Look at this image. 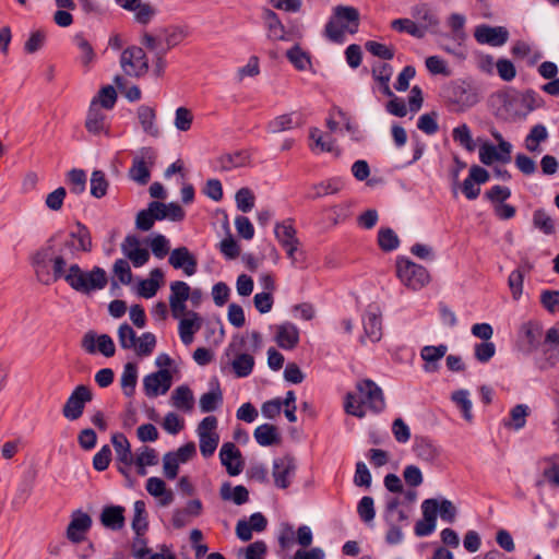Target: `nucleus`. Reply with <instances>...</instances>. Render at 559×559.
<instances>
[{
    "label": "nucleus",
    "mask_w": 559,
    "mask_h": 559,
    "mask_svg": "<svg viewBox=\"0 0 559 559\" xmlns=\"http://www.w3.org/2000/svg\"><path fill=\"white\" fill-rule=\"evenodd\" d=\"M520 333L526 342L528 349L533 350L538 347L543 336V329L539 323L533 321L523 323Z\"/></svg>",
    "instance_id": "72a5a7b5"
},
{
    "label": "nucleus",
    "mask_w": 559,
    "mask_h": 559,
    "mask_svg": "<svg viewBox=\"0 0 559 559\" xmlns=\"http://www.w3.org/2000/svg\"><path fill=\"white\" fill-rule=\"evenodd\" d=\"M100 522L106 528L121 530L124 525V508L121 506L105 507L100 513Z\"/></svg>",
    "instance_id": "cd10ccee"
},
{
    "label": "nucleus",
    "mask_w": 559,
    "mask_h": 559,
    "mask_svg": "<svg viewBox=\"0 0 559 559\" xmlns=\"http://www.w3.org/2000/svg\"><path fill=\"white\" fill-rule=\"evenodd\" d=\"M274 234L281 246L299 242L296 237L297 230L293 225V221L289 218L281 223H276Z\"/></svg>",
    "instance_id": "c9c22d12"
},
{
    "label": "nucleus",
    "mask_w": 559,
    "mask_h": 559,
    "mask_svg": "<svg viewBox=\"0 0 559 559\" xmlns=\"http://www.w3.org/2000/svg\"><path fill=\"white\" fill-rule=\"evenodd\" d=\"M343 187L344 182L341 178H330L325 181L313 185L311 188L312 193L309 194V197L317 199L330 194H335L341 191Z\"/></svg>",
    "instance_id": "58836bf2"
},
{
    "label": "nucleus",
    "mask_w": 559,
    "mask_h": 559,
    "mask_svg": "<svg viewBox=\"0 0 559 559\" xmlns=\"http://www.w3.org/2000/svg\"><path fill=\"white\" fill-rule=\"evenodd\" d=\"M93 100H96L97 105H100L105 109H111L117 100V93L115 87L111 85L104 86L99 91L97 97Z\"/></svg>",
    "instance_id": "774afa93"
},
{
    "label": "nucleus",
    "mask_w": 559,
    "mask_h": 559,
    "mask_svg": "<svg viewBox=\"0 0 559 559\" xmlns=\"http://www.w3.org/2000/svg\"><path fill=\"white\" fill-rule=\"evenodd\" d=\"M236 204L239 211L250 212L254 206V195L248 188H241L236 193Z\"/></svg>",
    "instance_id": "338daca9"
},
{
    "label": "nucleus",
    "mask_w": 559,
    "mask_h": 559,
    "mask_svg": "<svg viewBox=\"0 0 559 559\" xmlns=\"http://www.w3.org/2000/svg\"><path fill=\"white\" fill-rule=\"evenodd\" d=\"M92 400L93 394L87 385L75 386L62 406L63 417L70 421L78 420L83 415L86 404Z\"/></svg>",
    "instance_id": "0eeeda50"
},
{
    "label": "nucleus",
    "mask_w": 559,
    "mask_h": 559,
    "mask_svg": "<svg viewBox=\"0 0 559 559\" xmlns=\"http://www.w3.org/2000/svg\"><path fill=\"white\" fill-rule=\"evenodd\" d=\"M136 340L135 331L128 323H122L119 326L118 341L121 348L133 349V347H135Z\"/></svg>",
    "instance_id": "052dcab7"
},
{
    "label": "nucleus",
    "mask_w": 559,
    "mask_h": 559,
    "mask_svg": "<svg viewBox=\"0 0 559 559\" xmlns=\"http://www.w3.org/2000/svg\"><path fill=\"white\" fill-rule=\"evenodd\" d=\"M85 128L94 135H99L102 133L108 134L109 132L107 116L102 110L100 106L97 105L96 100H92L90 105L85 120Z\"/></svg>",
    "instance_id": "6ab92c4d"
},
{
    "label": "nucleus",
    "mask_w": 559,
    "mask_h": 559,
    "mask_svg": "<svg viewBox=\"0 0 559 559\" xmlns=\"http://www.w3.org/2000/svg\"><path fill=\"white\" fill-rule=\"evenodd\" d=\"M138 118L145 133L152 136H158L159 130L155 124L156 114L152 107L147 105L140 106L138 109Z\"/></svg>",
    "instance_id": "4c0bfd02"
},
{
    "label": "nucleus",
    "mask_w": 559,
    "mask_h": 559,
    "mask_svg": "<svg viewBox=\"0 0 559 559\" xmlns=\"http://www.w3.org/2000/svg\"><path fill=\"white\" fill-rule=\"evenodd\" d=\"M359 26V12L354 7L337 5L334 15L325 25L326 36L334 43L344 40V33L355 34Z\"/></svg>",
    "instance_id": "7ed1b4c3"
},
{
    "label": "nucleus",
    "mask_w": 559,
    "mask_h": 559,
    "mask_svg": "<svg viewBox=\"0 0 559 559\" xmlns=\"http://www.w3.org/2000/svg\"><path fill=\"white\" fill-rule=\"evenodd\" d=\"M73 44L80 51L79 60L83 67H90L96 59V53L84 36L83 33H78L73 36Z\"/></svg>",
    "instance_id": "473e14b6"
},
{
    "label": "nucleus",
    "mask_w": 559,
    "mask_h": 559,
    "mask_svg": "<svg viewBox=\"0 0 559 559\" xmlns=\"http://www.w3.org/2000/svg\"><path fill=\"white\" fill-rule=\"evenodd\" d=\"M286 57L289 62L299 71L307 70L311 62L309 55L304 51L298 45L287 50Z\"/></svg>",
    "instance_id": "3c124183"
},
{
    "label": "nucleus",
    "mask_w": 559,
    "mask_h": 559,
    "mask_svg": "<svg viewBox=\"0 0 559 559\" xmlns=\"http://www.w3.org/2000/svg\"><path fill=\"white\" fill-rule=\"evenodd\" d=\"M145 502L136 500L133 504L132 528L138 536H141L147 528Z\"/></svg>",
    "instance_id": "de8ad7c7"
},
{
    "label": "nucleus",
    "mask_w": 559,
    "mask_h": 559,
    "mask_svg": "<svg viewBox=\"0 0 559 559\" xmlns=\"http://www.w3.org/2000/svg\"><path fill=\"white\" fill-rule=\"evenodd\" d=\"M171 403L178 409L190 412L193 407V394L186 385L178 386L171 395Z\"/></svg>",
    "instance_id": "ea45409f"
},
{
    "label": "nucleus",
    "mask_w": 559,
    "mask_h": 559,
    "mask_svg": "<svg viewBox=\"0 0 559 559\" xmlns=\"http://www.w3.org/2000/svg\"><path fill=\"white\" fill-rule=\"evenodd\" d=\"M156 342V336L153 333L145 332L138 337L133 350L139 357H147L154 352Z\"/></svg>",
    "instance_id": "8fccbe9b"
},
{
    "label": "nucleus",
    "mask_w": 559,
    "mask_h": 559,
    "mask_svg": "<svg viewBox=\"0 0 559 559\" xmlns=\"http://www.w3.org/2000/svg\"><path fill=\"white\" fill-rule=\"evenodd\" d=\"M512 145L501 141L500 145L484 143L479 147V159L484 165H491L493 162L509 163L511 160Z\"/></svg>",
    "instance_id": "4468645a"
},
{
    "label": "nucleus",
    "mask_w": 559,
    "mask_h": 559,
    "mask_svg": "<svg viewBox=\"0 0 559 559\" xmlns=\"http://www.w3.org/2000/svg\"><path fill=\"white\" fill-rule=\"evenodd\" d=\"M412 16L417 21V26L423 28V36H425L429 29L439 25L438 16L426 3L414 5L412 8Z\"/></svg>",
    "instance_id": "a878e982"
},
{
    "label": "nucleus",
    "mask_w": 559,
    "mask_h": 559,
    "mask_svg": "<svg viewBox=\"0 0 559 559\" xmlns=\"http://www.w3.org/2000/svg\"><path fill=\"white\" fill-rule=\"evenodd\" d=\"M423 504L427 508L428 511L432 509V515L437 519L438 514L441 520L447 523H454L457 510L452 501L445 498H430L423 501Z\"/></svg>",
    "instance_id": "aec40b11"
},
{
    "label": "nucleus",
    "mask_w": 559,
    "mask_h": 559,
    "mask_svg": "<svg viewBox=\"0 0 559 559\" xmlns=\"http://www.w3.org/2000/svg\"><path fill=\"white\" fill-rule=\"evenodd\" d=\"M474 37L481 45L500 47L509 39V32L504 26H490L481 24L476 26Z\"/></svg>",
    "instance_id": "f8f14e48"
},
{
    "label": "nucleus",
    "mask_w": 559,
    "mask_h": 559,
    "mask_svg": "<svg viewBox=\"0 0 559 559\" xmlns=\"http://www.w3.org/2000/svg\"><path fill=\"white\" fill-rule=\"evenodd\" d=\"M465 16L460 13H452L448 19V25L452 31L453 38L455 40H464L466 38V33L464 31L465 26Z\"/></svg>",
    "instance_id": "0e129e2a"
},
{
    "label": "nucleus",
    "mask_w": 559,
    "mask_h": 559,
    "mask_svg": "<svg viewBox=\"0 0 559 559\" xmlns=\"http://www.w3.org/2000/svg\"><path fill=\"white\" fill-rule=\"evenodd\" d=\"M533 224L535 228L545 235H551L556 230L555 222L551 216L543 209H538L533 214Z\"/></svg>",
    "instance_id": "603ef678"
},
{
    "label": "nucleus",
    "mask_w": 559,
    "mask_h": 559,
    "mask_svg": "<svg viewBox=\"0 0 559 559\" xmlns=\"http://www.w3.org/2000/svg\"><path fill=\"white\" fill-rule=\"evenodd\" d=\"M122 253L132 262L134 267L143 266L150 259V252L141 247L140 239L134 235H128L121 243Z\"/></svg>",
    "instance_id": "f3484780"
},
{
    "label": "nucleus",
    "mask_w": 559,
    "mask_h": 559,
    "mask_svg": "<svg viewBox=\"0 0 559 559\" xmlns=\"http://www.w3.org/2000/svg\"><path fill=\"white\" fill-rule=\"evenodd\" d=\"M164 273L160 269H153L150 273V277L146 280H142L139 283L138 293L140 296L148 299L156 295L157 290L160 287V283L163 282Z\"/></svg>",
    "instance_id": "c756f323"
},
{
    "label": "nucleus",
    "mask_w": 559,
    "mask_h": 559,
    "mask_svg": "<svg viewBox=\"0 0 559 559\" xmlns=\"http://www.w3.org/2000/svg\"><path fill=\"white\" fill-rule=\"evenodd\" d=\"M437 118L438 114L435 111L424 114L418 118L417 128L424 133L432 135L439 130Z\"/></svg>",
    "instance_id": "e2e57ef3"
},
{
    "label": "nucleus",
    "mask_w": 559,
    "mask_h": 559,
    "mask_svg": "<svg viewBox=\"0 0 559 559\" xmlns=\"http://www.w3.org/2000/svg\"><path fill=\"white\" fill-rule=\"evenodd\" d=\"M451 400L460 408L464 419H466L468 423H471L473 420V413H472L473 404H472V401L469 400V392L464 389L454 391L451 395Z\"/></svg>",
    "instance_id": "79ce46f5"
},
{
    "label": "nucleus",
    "mask_w": 559,
    "mask_h": 559,
    "mask_svg": "<svg viewBox=\"0 0 559 559\" xmlns=\"http://www.w3.org/2000/svg\"><path fill=\"white\" fill-rule=\"evenodd\" d=\"M423 520H419L415 525V534L419 537L429 536L436 530L437 519L432 515V509L430 511L421 503Z\"/></svg>",
    "instance_id": "a19ab883"
},
{
    "label": "nucleus",
    "mask_w": 559,
    "mask_h": 559,
    "mask_svg": "<svg viewBox=\"0 0 559 559\" xmlns=\"http://www.w3.org/2000/svg\"><path fill=\"white\" fill-rule=\"evenodd\" d=\"M296 462L290 456L277 457L273 461L272 475L277 488L286 489L290 486L296 474Z\"/></svg>",
    "instance_id": "9d476101"
},
{
    "label": "nucleus",
    "mask_w": 559,
    "mask_h": 559,
    "mask_svg": "<svg viewBox=\"0 0 559 559\" xmlns=\"http://www.w3.org/2000/svg\"><path fill=\"white\" fill-rule=\"evenodd\" d=\"M222 465L226 467L230 476L239 475L243 469L242 455L239 449L233 442L223 443L219 451Z\"/></svg>",
    "instance_id": "dca6fc26"
},
{
    "label": "nucleus",
    "mask_w": 559,
    "mask_h": 559,
    "mask_svg": "<svg viewBox=\"0 0 559 559\" xmlns=\"http://www.w3.org/2000/svg\"><path fill=\"white\" fill-rule=\"evenodd\" d=\"M201 329V318L194 311H189L187 317L179 322V336L185 345L193 341V335Z\"/></svg>",
    "instance_id": "bb28decb"
},
{
    "label": "nucleus",
    "mask_w": 559,
    "mask_h": 559,
    "mask_svg": "<svg viewBox=\"0 0 559 559\" xmlns=\"http://www.w3.org/2000/svg\"><path fill=\"white\" fill-rule=\"evenodd\" d=\"M120 66L129 76L139 78L148 70V61L141 47L132 46L124 49L120 57Z\"/></svg>",
    "instance_id": "1a4fd4ad"
},
{
    "label": "nucleus",
    "mask_w": 559,
    "mask_h": 559,
    "mask_svg": "<svg viewBox=\"0 0 559 559\" xmlns=\"http://www.w3.org/2000/svg\"><path fill=\"white\" fill-rule=\"evenodd\" d=\"M219 493L223 500H231L237 506H241L249 500V491L242 485L233 488L229 483H225L222 485Z\"/></svg>",
    "instance_id": "e433bc0d"
},
{
    "label": "nucleus",
    "mask_w": 559,
    "mask_h": 559,
    "mask_svg": "<svg viewBox=\"0 0 559 559\" xmlns=\"http://www.w3.org/2000/svg\"><path fill=\"white\" fill-rule=\"evenodd\" d=\"M413 450L419 460L429 464L435 463L441 453L440 448L431 439L425 437L415 438Z\"/></svg>",
    "instance_id": "393cba45"
},
{
    "label": "nucleus",
    "mask_w": 559,
    "mask_h": 559,
    "mask_svg": "<svg viewBox=\"0 0 559 559\" xmlns=\"http://www.w3.org/2000/svg\"><path fill=\"white\" fill-rule=\"evenodd\" d=\"M82 347L90 354L100 352L106 357L115 355L116 348L112 338L107 334L97 336L93 331L84 334Z\"/></svg>",
    "instance_id": "2eb2a0df"
},
{
    "label": "nucleus",
    "mask_w": 559,
    "mask_h": 559,
    "mask_svg": "<svg viewBox=\"0 0 559 559\" xmlns=\"http://www.w3.org/2000/svg\"><path fill=\"white\" fill-rule=\"evenodd\" d=\"M530 408L527 405L519 404L510 411V419L504 423L506 426L512 427L515 430L522 429L526 424V417Z\"/></svg>",
    "instance_id": "864d4df0"
},
{
    "label": "nucleus",
    "mask_w": 559,
    "mask_h": 559,
    "mask_svg": "<svg viewBox=\"0 0 559 559\" xmlns=\"http://www.w3.org/2000/svg\"><path fill=\"white\" fill-rule=\"evenodd\" d=\"M223 403V394L221 389L217 386L215 390H211L202 394L199 404L202 413H210L215 411Z\"/></svg>",
    "instance_id": "09e8293b"
},
{
    "label": "nucleus",
    "mask_w": 559,
    "mask_h": 559,
    "mask_svg": "<svg viewBox=\"0 0 559 559\" xmlns=\"http://www.w3.org/2000/svg\"><path fill=\"white\" fill-rule=\"evenodd\" d=\"M169 264L177 270H182L187 276L195 274L198 269L197 258L189 251L187 247H179L170 252Z\"/></svg>",
    "instance_id": "a211bd4d"
},
{
    "label": "nucleus",
    "mask_w": 559,
    "mask_h": 559,
    "mask_svg": "<svg viewBox=\"0 0 559 559\" xmlns=\"http://www.w3.org/2000/svg\"><path fill=\"white\" fill-rule=\"evenodd\" d=\"M263 20L267 27V37L272 40H285L286 39V31L281 22L278 15L270 10H263Z\"/></svg>",
    "instance_id": "7c9ffc66"
},
{
    "label": "nucleus",
    "mask_w": 559,
    "mask_h": 559,
    "mask_svg": "<svg viewBox=\"0 0 559 559\" xmlns=\"http://www.w3.org/2000/svg\"><path fill=\"white\" fill-rule=\"evenodd\" d=\"M111 443L120 464L131 467L133 464V454L129 440L123 433L117 432L111 437Z\"/></svg>",
    "instance_id": "c85d7f7f"
},
{
    "label": "nucleus",
    "mask_w": 559,
    "mask_h": 559,
    "mask_svg": "<svg viewBox=\"0 0 559 559\" xmlns=\"http://www.w3.org/2000/svg\"><path fill=\"white\" fill-rule=\"evenodd\" d=\"M53 239L55 237H51L46 246L41 247L31 257V265L38 277L48 274L49 262L53 264V259L57 255H53Z\"/></svg>",
    "instance_id": "4be33fe9"
},
{
    "label": "nucleus",
    "mask_w": 559,
    "mask_h": 559,
    "mask_svg": "<svg viewBox=\"0 0 559 559\" xmlns=\"http://www.w3.org/2000/svg\"><path fill=\"white\" fill-rule=\"evenodd\" d=\"M238 347H240V344L231 342L226 348V355L230 356L234 354L230 366L235 376L237 378H246L250 376L253 370L254 358L250 354L239 353Z\"/></svg>",
    "instance_id": "ddd939ff"
},
{
    "label": "nucleus",
    "mask_w": 559,
    "mask_h": 559,
    "mask_svg": "<svg viewBox=\"0 0 559 559\" xmlns=\"http://www.w3.org/2000/svg\"><path fill=\"white\" fill-rule=\"evenodd\" d=\"M275 341L285 350L294 349L299 343L298 328L292 322L276 325Z\"/></svg>",
    "instance_id": "b1692460"
},
{
    "label": "nucleus",
    "mask_w": 559,
    "mask_h": 559,
    "mask_svg": "<svg viewBox=\"0 0 559 559\" xmlns=\"http://www.w3.org/2000/svg\"><path fill=\"white\" fill-rule=\"evenodd\" d=\"M365 336L372 343L379 342L382 337L381 313L377 307L370 306L362 317Z\"/></svg>",
    "instance_id": "5701e85b"
},
{
    "label": "nucleus",
    "mask_w": 559,
    "mask_h": 559,
    "mask_svg": "<svg viewBox=\"0 0 559 559\" xmlns=\"http://www.w3.org/2000/svg\"><path fill=\"white\" fill-rule=\"evenodd\" d=\"M69 263L66 253L55 257V281L63 278L72 289L82 294H90L106 287L108 281L104 269L94 266L91 271L86 272L78 263Z\"/></svg>",
    "instance_id": "f257e3e1"
},
{
    "label": "nucleus",
    "mask_w": 559,
    "mask_h": 559,
    "mask_svg": "<svg viewBox=\"0 0 559 559\" xmlns=\"http://www.w3.org/2000/svg\"><path fill=\"white\" fill-rule=\"evenodd\" d=\"M247 154L243 152H236L234 154H227L218 159L219 166L224 170H230L233 168L241 167L246 164Z\"/></svg>",
    "instance_id": "69168bd1"
},
{
    "label": "nucleus",
    "mask_w": 559,
    "mask_h": 559,
    "mask_svg": "<svg viewBox=\"0 0 559 559\" xmlns=\"http://www.w3.org/2000/svg\"><path fill=\"white\" fill-rule=\"evenodd\" d=\"M548 139V131L544 124H535L525 138V147L530 152H537L539 144Z\"/></svg>",
    "instance_id": "37998d69"
},
{
    "label": "nucleus",
    "mask_w": 559,
    "mask_h": 559,
    "mask_svg": "<svg viewBox=\"0 0 559 559\" xmlns=\"http://www.w3.org/2000/svg\"><path fill=\"white\" fill-rule=\"evenodd\" d=\"M400 499L396 497L389 498L386 500L384 510V521L386 523H401L407 520V514L399 509Z\"/></svg>",
    "instance_id": "c03bdc74"
},
{
    "label": "nucleus",
    "mask_w": 559,
    "mask_h": 559,
    "mask_svg": "<svg viewBox=\"0 0 559 559\" xmlns=\"http://www.w3.org/2000/svg\"><path fill=\"white\" fill-rule=\"evenodd\" d=\"M157 153L153 147H142L132 160L129 177L139 185H146L151 179L150 168L154 166Z\"/></svg>",
    "instance_id": "6e6552de"
},
{
    "label": "nucleus",
    "mask_w": 559,
    "mask_h": 559,
    "mask_svg": "<svg viewBox=\"0 0 559 559\" xmlns=\"http://www.w3.org/2000/svg\"><path fill=\"white\" fill-rule=\"evenodd\" d=\"M92 519L87 513L76 511L67 528V537L73 543H80L85 538V534L91 528Z\"/></svg>",
    "instance_id": "412c9836"
},
{
    "label": "nucleus",
    "mask_w": 559,
    "mask_h": 559,
    "mask_svg": "<svg viewBox=\"0 0 559 559\" xmlns=\"http://www.w3.org/2000/svg\"><path fill=\"white\" fill-rule=\"evenodd\" d=\"M357 513L364 523H371L376 516L373 498L370 496H364L358 502Z\"/></svg>",
    "instance_id": "13d9d810"
},
{
    "label": "nucleus",
    "mask_w": 559,
    "mask_h": 559,
    "mask_svg": "<svg viewBox=\"0 0 559 559\" xmlns=\"http://www.w3.org/2000/svg\"><path fill=\"white\" fill-rule=\"evenodd\" d=\"M391 27L400 33L409 34L416 38H423V28L417 26V23L411 19H396L391 22Z\"/></svg>",
    "instance_id": "5fc2aeb1"
},
{
    "label": "nucleus",
    "mask_w": 559,
    "mask_h": 559,
    "mask_svg": "<svg viewBox=\"0 0 559 559\" xmlns=\"http://www.w3.org/2000/svg\"><path fill=\"white\" fill-rule=\"evenodd\" d=\"M158 463V455L155 449L142 447L138 450L135 457L133 456V464L141 466H153Z\"/></svg>",
    "instance_id": "680f3d73"
},
{
    "label": "nucleus",
    "mask_w": 559,
    "mask_h": 559,
    "mask_svg": "<svg viewBox=\"0 0 559 559\" xmlns=\"http://www.w3.org/2000/svg\"><path fill=\"white\" fill-rule=\"evenodd\" d=\"M171 386V373L168 369H160L150 373L143 379L144 393L148 397L165 394Z\"/></svg>",
    "instance_id": "9b49d317"
},
{
    "label": "nucleus",
    "mask_w": 559,
    "mask_h": 559,
    "mask_svg": "<svg viewBox=\"0 0 559 559\" xmlns=\"http://www.w3.org/2000/svg\"><path fill=\"white\" fill-rule=\"evenodd\" d=\"M396 275L402 284L412 290H419L430 282L426 267L404 257L396 260Z\"/></svg>",
    "instance_id": "20e7f679"
},
{
    "label": "nucleus",
    "mask_w": 559,
    "mask_h": 559,
    "mask_svg": "<svg viewBox=\"0 0 559 559\" xmlns=\"http://www.w3.org/2000/svg\"><path fill=\"white\" fill-rule=\"evenodd\" d=\"M378 243L383 251H393L399 247L397 235L391 228H381L378 233Z\"/></svg>",
    "instance_id": "bf43d9fd"
},
{
    "label": "nucleus",
    "mask_w": 559,
    "mask_h": 559,
    "mask_svg": "<svg viewBox=\"0 0 559 559\" xmlns=\"http://www.w3.org/2000/svg\"><path fill=\"white\" fill-rule=\"evenodd\" d=\"M91 194L96 199H102L107 194L109 182L102 170H94L90 180Z\"/></svg>",
    "instance_id": "49530a36"
},
{
    "label": "nucleus",
    "mask_w": 559,
    "mask_h": 559,
    "mask_svg": "<svg viewBox=\"0 0 559 559\" xmlns=\"http://www.w3.org/2000/svg\"><path fill=\"white\" fill-rule=\"evenodd\" d=\"M309 138L313 141L310 148L314 152H332L334 142L331 138L325 139L322 132L318 128H311L309 131Z\"/></svg>",
    "instance_id": "6e6d98bb"
},
{
    "label": "nucleus",
    "mask_w": 559,
    "mask_h": 559,
    "mask_svg": "<svg viewBox=\"0 0 559 559\" xmlns=\"http://www.w3.org/2000/svg\"><path fill=\"white\" fill-rule=\"evenodd\" d=\"M92 249V237L88 228L81 222H76L69 233V238L63 242L57 254L66 253L68 262L79 257L81 252Z\"/></svg>",
    "instance_id": "39448f33"
},
{
    "label": "nucleus",
    "mask_w": 559,
    "mask_h": 559,
    "mask_svg": "<svg viewBox=\"0 0 559 559\" xmlns=\"http://www.w3.org/2000/svg\"><path fill=\"white\" fill-rule=\"evenodd\" d=\"M356 391L357 393L348 392L345 396L344 409L348 415L362 418L366 409L379 414L385 408L383 391L374 381H358Z\"/></svg>",
    "instance_id": "f03ea898"
},
{
    "label": "nucleus",
    "mask_w": 559,
    "mask_h": 559,
    "mask_svg": "<svg viewBox=\"0 0 559 559\" xmlns=\"http://www.w3.org/2000/svg\"><path fill=\"white\" fill-rule=\"evenodd\" d=\"M138 383V367L133 362H127L123 366V371L120 378L121 389L123 394L131 397L135 392Z\"/></svg>",
    "instance_id": "f704fd0d"
},
{
    "label": "nucleus",
    "mask_w": 559,
    "mask_h": 559,
    "mask_svg": "<svg viewBox=\"0 0 559 559\" xmlns=\"http://www.w3.org/2000/svg\"><path fill=\"white\" fill-rule=\"evenodd\" d=\"M254 439L261 447H270L280 442L277 428L271 424L258 426L253 432Z\"/></svg>",
    "instance_id": "2f4dec72"
},
{
    "label": "nucleus",
    "mask_w": 559,
    "mask_h": 559,
    "mask_svg": "<svg viewBox=\"0 0 559 559\" xmlns=\"http://www.w3.org/2000/svg\"><path fill=\"white\" fill-rule=\"evenodd\" d=\"M452 138L454 142L459 143L468 152H473L476 147L471 129L466 123L455 127L452 131Z\"/></svg>",
    "instance_id": "a18cd8bd"
},
{
    "label": "nucleus",
    "mask_w": 559,
    "mask_h": 559,
    "mask_svg": "<svg viewBox=\"0 0 559 559\" xmlns=\"http://www.w3.org/2000/svg\"><path fill=\"white\" fill-rule=\"evenodd\" d=\"M217 418L215 416H207L203 418L197 428L199 437L200 452L203 457L212 456L219 443V435L217 433Z\"/></svg>",
    "instance_id": "423d86ee"
},
{
    "label": "nucleus",
    "mask_w": 559,
    "mask_h": 559,
    "mask_svg": "<svg viewBox=\"0 0 559 559\" xmlns=\"http://www.w3.org/2000/svg\"><path fill=\"white\" fill-rule=\"evenodd\" d=\"M67 182L71 192L81 194L86 188V173L83 169L73 168L67 174Z\"/></svg>",
    "instance_id": "4d7b16f0"
}]
</instances>
